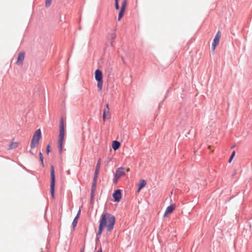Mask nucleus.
Wrapping results in <instances>:
<instances>
[{
    "instance_id": "1",
    "label": "nucleus",
    "mask_w": 252,
    "mask_h": 252,
    "mask_svg": "<svg viewBox=\"0 0 252 252\" xmlns=\"http://www.w3.org/2000/svg\"><path fill=\"white\" fill-rule=\"evenodd\" d=\"M116 219L114 216L107 213H104L101 216L99 220L98 230L96 234L97 239H99L103 229L106 228L107 231L111 232L114 228Z\"/></svg>"
},
{
    "instance_id": "2",
    "label": "nucleus",
    "mask_w": 252,
    "mask_h": 252,
    "mask_svg": "<svg viewBox=\"0 0 252 252\" xmlns=\"http://www.w3.org/2000/svg\"><path fill=\"white\" fill-rule=\"evenodd\" d=\"M94 78L97 81V86L98 91H101L103 85V74L99 69H97L94 72Z\"/></svg>"
},
{
    "instance_id": "3",
    "label": "nucleus",
    "mask_w": 252,
    "mask_h": 252,
    "mask_svg": "<svg viewBox=\"0 0 252 252\" xmlns=\"http://www.w3.org/2000/svg\"><path fill=\"white\" fill-rule=\"evenodd\" d=\"M65 135V126L63 117H61L60 122V130L58 142H63Z\"/></svg>"
},
{
    "instance_id": "4",
    "label": "nucleus",
    "mask_w": 252,
    "mask_h": 252,
    "mask_svg": "<svg viewBox=\"0 0 252 252\" xmlns=\"http://www.w3.org/2000/svg\"><path fill=\"white\" fill-rule=\"evenodd\" d=\"M55 171L54 167L52 166L51 167V193L52 197L53 198L54 196V189H55Z\"/></svg>"
},
{
    "instance_id": "5",
    "label": "nucleus",
    "mask_w": 252,
    "mask_h": 252,
    "mask_svg": "<svg viewBox=\"0 0 252 252\" xmlns=\"http://www.w3.org/2000/svg\"><path fill=\"white\" fill-rule=\"evenodd\" d=\"M125 169L124 167H120L116 170L115 177L113 180L114 184H117L119 179L125 175Z\"/></svg>"
},
{
    "instance_id": "6",
    "label": "nucleus",
    "mask_w": 252,
    "mask_h": 252,
    "mask_svg": "<svg viewBox=\"0 0 252 252\" xmlns=\"http://www.w3.org/2000/svg\"><path fill=\"white\" fill-rule=\"evenodd\" d=\"M41 138V131L40 129H38L35 131L31 142H39Z\"/></svg>"
},
{
    "instance_id": "7",
    "label": "nucleus",
    "mask_w": 252,
    "mask_h": 252,
    "mask_svg": "<svg viewBox=\"0 0 252 252\" xmlns=\"http://www.w3.org/2000/svg\"><path fill=\"white\" fill-rule=\"evenodd\" d=\"M25 53L24 51H22L19 53L18 54L17 60L16 62V63L18 65H22L23 63V61L25 58Z\"/></svg>"
},
{
    "instance_id": "8",
    "label": "nucleus",
    "mask_w": 252,
    "mask_h": 252,
    "mask_svg": "<svg viewBox=\"0 0 252 252\" xmlns=\"http://www.w3.org/2000/svg\"><path fill=\"white\" fill-rule=\"evenodd\" d=\"M175 207L176 206L174 204H171L170 206H168L166 209L163 217H166L168 215L173 213Z\"/></svg>"
},
{
    "instance_id": "9",
    "label": "nucleus",
    "mask_w": 252,
    "mask_h": 252,
    "mask_svg": "<svg viewBox=\"0 0 252 252\" xmlns=\"http://www.w3.org/2000/svg\"><path fill=\"white\" fill-rule=\"evenodd\" d=\"M113 197H114L115 201L119 202L122 197L121 190L120 189L116 190L113 193Z\"/></svg>"
},
{
    "instance_id": "10",
    "label": "nucleus",
    "mask_w": 252,
    "mask_h": 252,
    "mask_svg": "<svg viewBox=\"0 0 252 252\" xmlns=\"http://www.w3.org/2000/svg\"><path fill=\"white\" fill-rule=\"evenodd\" d=\"M220 37V32L218 31V32L217 33V34H216V35L213 39V43L212 44L213 45V47L217 46L219 44Z\"/></svg>"
},
{
    "instance_id": "11",
    "label": "nucleus",
    "mask_w": 252,
    "mask_h": 252,
    "mask_svg": "<svg viewBox=\"0 0 252 252\" xmlns=\"http://www.w3.org/2000/svg\"><path fill=\"white\" fill-rule=\"evenodd\" d=\"M96 184H93L92 188H91V202L92 203L93 202V200L94 197L95 196V191L96 190Z\"/></svg>"
},
{
    "instance_id": "12",
    "label": "nucleus",
    "mask_w": 252,
    "mask_h": 252,
    "mask_svg": "<svg viewBox=\"0 0 252 252\" xmlns=\"http://www.w3.org/2000/svg\"><path fill=\"white\" fill-rule=\"evenodd\" d=\"M146 185V182H145V180H142L140 181V184L139 185V188H138V190L137 191L138 192H139L140 190L143 188H144Z\"/></svg>"
},
{
    "instance_id": "13",
    "label": "nucleus",
    "mask_w": 252,
    "mask_h": 252,
    "mask_svg": "<svg viewBox=\"0 0 252 252\" xmlns=\"http://www.w3.org/2000/svg\"><path fill=\"white\" fill-rule=\"evenodd\" d=\"M125 10L120 9L118 17V21H120L124 16Z\"/></svg>"
},
{
    "instance_id": "14",
    "label": "nucleus",
    "mask_w": 252,
    "mask_h": 252,
    "mask_svg": "<svg viewBox=\"0 0 252 252\" xmlns=\"http://www.w3.org/2000/svg\"><path fill=\"white\" fill-rule=\"evenodd\" d=\"M100 162H101V159L99 158L97 161V163L96 166V169L95 170V172L96 173H99V169L100 166Z\"/></svg>"
},
{
    "instance_id": "15",
    "label": "nucleus",
    "mask_w": 252,
    "mask_h": 252,
    "mask_svg": "<svg viewBox=\"0 0 252 252\" xmlns=\"http://www.w3.org/2000/svg\"><path fill=\"white\" fill-rule=\"evenodd\" d=\"M121 143H113L112 147L114 150H117L121 146Z\"/></svg>"
},
{
    "instance_id": "16",
    "label": "nucleus",
    "mask_w": 252,
    "mask_h": 252,
    "mask_svg": "<svg viewBox=\"0 0 252 252\" xmlns=\"http://www.w3.org/2000/svg\"><path fill=\"white\" fill-rule=\"evenodd\" d=\"M168 92H169V90H167V91H166V95L164 96V99L159 103V104L158 105V109H159L162 107V105L163 104V102H164V100L167 97V93H168Z\"/></svg>"
},
{
    "instance_id": "17",
    "label": "nucleus",
    "mask_w": 252,
    "mask_h": 252,
    "mask_svg": "<svg viewBox=\"0 0 252 252\" xmlns=\"http://www.w3.org/2000/svg\"><path fill=\"white\" fill-rule=\"evenodd\" d=\"M18 146V143H10L9 145V149H14Z\"/></svg>"
},
{
    "instance_id": "18",
    "label": "nucleus",
    "mask_w": 252,
    "mask_h": 252,
    "mask_svg": "<svg viewBox=\"0 0 252 252\" xmlns=\"http://www.w3.org/2000/svg\"><path fill=\"white\" fill-rule=\"evenodd\" d=\"M98 174L99 173H96L94 172V177L93 179V184H96Z\"/></svg>"
},
{
    "instance_id": "19",
    "label": "nucleus",
    "mask_w": 252,
    "mask_h": 252,
    "mask_svg": "<svg viewBox=\"0 0 252 252\" xmlns=\"http://www.w3.org/2000/svg\"><path fill=\"white\" fill-rule=\"evenodd\" d=\"M126 3H127L126 0H123V3H122V4L121 5L120 9L125 10L126 5Z\"/></svg>"
},
{
    "instance_id": "20",
    "label": "nucleus",
    "mask_w": 252,
    "mask_h": 252,
    "mask_svg": "<svg viewBox=\"0 0 252 252\" xmlns=\"http://www.w3.org/2000/svg\"><path fill=\"white\" fill-rule=\"evenodd\" d=\"M115 7L116 10H119L120 9L119 0H115Z\"/></svg>"
},
{
    "instance_id": "21",
    "label": "nucleus",
    "mask_w": 252,
    "mask_h": 252,
    "mask_svg": "<svg viewBox=\"0 0 252 252\" xmlns=\"http://www.w3.org/2000/svg\"><path fill=\"white\" fill-rule=\"evenodd\" d=\"M78 218H77V217H75V219H74V220L72 222V226H73V228H74L76 226L77 222H78Z\"/></svg>"
},
{
    "instance_id": "22",
    "label": "nucleus",
    "mask_w": 252,
    "mask_h": 252,
    "mask_svg": "<svg viewBox=\"0 0 252 252\" xmlns=\"http://www.w3.org/2000/svg\"><path fill=\"white\" fill-rule=\"evenodd\" d=\"M51 1H52L51 0H46L45 6L46 7H49L51 4Z\"/></svg>"
},
{
    "instance_id": "23",
    "label": "nucleus",
    "mask_w": 252,
    "mask_h": 252,
    "mask_svg": "<svg viewBox=\"0 0 252 252\" xmlns=\"http://www.w3.org/2000/svg\"><path fill=\"white\" fill-rule=\"evenodd\" d=\"M116 38V34L115 32L111 33V40L113 41Z\"/></svg>"
},
{
    "instance_id": "24",
    "label": "nucleus",
    "mask_w": 252,
    "mask_h": 252,
    "mask_svg": "<svg viewBox=\"0 0 252 252\" xmlns=\"http://www.w3.org/2000/svg\"><path fill=\"white\" fill-rule=\"evenodd\" d=\"M39 157H40V160L41 163L43 164V155H42V154L41 153V152L39 153Z\"/></svg>"
},
{
    "instance_id": "25",
    "label": "nucleus",
    "mask_w": 252,
    "mask_h": 252,
    "mask_svg": "<svg viewBox=\"0 0 252 252\" xmlns=\"http://www.w3.org/2000/svg\"><path fill=\"white\" fill-rule=\"evenodd\" d=\"M109 113V111L108 110V109H103V114H105V115L106 116V115Z\"/></svg>"
},
{
    "instance_id": "26",
    "label": "nucleus",
    "mask_w": 252,
    "mask_h": 252,
    "mask_svg": "<svg viewBox=\"0 0 252 252\" xmlns=\"http://www.w3.org/2000/svg\"><path fill=\"white\" fill-rule=\"evenodd\" d=\"M59 148L60 152L61 153L62 151V148H63V143H60V144L59 146Z\"/></svg>"
},
{
    "instance_id": "27",
    "label": "nucleus",
    "mask_w": 252,
    "mask_h": 252,
    "mask_svg": "<svg viewBox=\"0 0 252 252\" xmlns=\"http://www.w3.org/2000/svg\"><path fill=\"white\" fill-rule=\"evenodd\" d=\"M38 143H31V147L32 148L35 147L37 146Z\"/></svg>"
},
{
    "instance_id": "28",
    "label": "nucleus",
    "mask_w": 252,
    "mask_h": 252,
    "mask_svg": "<svg viewBox=\"0 0 252 252\" xmlns=\"http://www.w3.org/2000/svg\"><path fill=\"white\" fill-rule=\"evenodd\" d=\"M49 148H50V146H49V145H48L47 146V149H46V152L47 154H48L50 152Z\"/></svg>"
},
{
    "instance_id": "29",
    "label": "nucleus",
    "mask_w": 252,
    "mask_h": 252,
    "mask_svg": "<svg viewBox=\"0 0 252 252\" xmlns=\"http://www.w3.org/2000/svg\"><path fill=\"white\" fill-rule=\"evenodd\" d=\"M216 46H214L213 47V45L212 44V47H211V50L212 52H215V49H216Z\"/></svg>"
},
{
    "instance_id": "30",
    "label": "nucleus",
    "mask_w": 252,
    "mask_h": 252,
    "mask_svg": "<svg viewBox=\"0 0 252 252\" xmlns=\"http://www.w3.org/2000/svg\"><path fill=\"white\" fill-rule=\"evenodd\" d=\"M80 213H81V210L80 209L79 210L78 212V213L77 214V216H76V217H77V218H79V216L80 215Z\"/></svg>"
},
{
    "instance_id": "31",
    "label": "nucleus",
    "mask_w": 252,
    "mask_h": 252,
    "mask_svg": "<svg viewBox=\"0 0 252 252\" xmlns=\"http://www.w3.org/2000/svg\"><path fill=\"white\" fill-rule=\"evenodd\" d=\"M102 118H103V121H105L106 119V116L105 115V114H103Z\"/></svg>"
},
{
    "instance_id": "32",
    "label": "nucleus",
    "mask_w": 252,
    "mask_h": 252,
    "mask_svg": "<svg viewBox=\"0 0 252 252\" xmlns=\"http://www.w3.org/2000/svg\"><path fill=\"white\" fill-rule=\"evenodd\" d=\"M235 155V151H233L231 154V156L230 157H232L233 158L234 157Z\"/></svg>"
},
{
    "instance_id": "33",
    "label": "nucleus",
    "mask_w": 252,
    "mask_h": 252,
    "mask_svg": "<svg viewBox=\"0 0 252 252\" xmlns=\"http://www.w3.org/2000/svg\"><path fill=\"white\" fill-rule=\"evenodd\" d=\"M106 108H105L104 109H108V110L109 111V107L108 103H107L106 104Z\"/></svg>"
},
{
    "instance_id": "34",
    "label": "nucleus",
    "mask_w": 252,
    "mask_h": 252,
    "mask_svg": "<svg viewBox=\"0 0 252 252\" xmlns=\"http://www.w3.org/2000/svg\"><path fill=\"white\" fill-rule=\"evenodd\" d=\"M110 45L111 47H113V41H112V40L111 41Z\"/></svg>"
},
{
    "instance_id": "35",
    "label": "nucleus",
    "mask_w": 252,
    "mask_h": 252,
    "mask_svg": "<svg viewBox=\"0 0 252 252\" xmlns=\"http://www.w3.org/2000/svg\"><path fill=\"white\" fill-rule=\"evenodd\" d=\"M233 158L232 157H230V158H229V161H228L229 163H230V162H231V161H232V160L233 159Z\"/></svg>"
},
{
    "instance_id": "36",
    "label": "nucleus",
    "mask_w": 252,
    "mask_h": 252,
    "mask_svg": "<svg viewBox=\"0 0 252 252\" xmlns=\"http://www.w3.org/2000/svg\"><path fill=\"white\" fill-rule=\"evenodd\" d=\"M96 252H102L101 249H99L98 251H97Z\"/></svg>"
},
{
    "instance_id": "37",
    "label": "nucleus",
    "mask_w": 252,
    "mask_h": 252,
    "mask_svg": "<svg viewBox=\"0 0 252 252\" xmlns=\"http://www.w3.org/2000/svg\"><path fill=\"white\" fill-rule=\"evenodd\" d=\"M126 171L127 172H129V168H127L126 169Z\"/></svg>"
},
{
    "instance_id": "38",
    "label": "nucleus",
    "mask_w": 252,
    "mask_h": 252,
    "mask_svg": "<svg viewBox=\"0 0 252 252\" xmlns=\"http://www.w3.org/2000/svg\"><path fill=\"white\" fill-rule=\"evenodd\" d=\"M112 142H119L118 141H117V140H113Z\"/></svg>"
},
{
    "instance_id": "39",
    "label": "nucleus",
    "mask_w": 252,
    "mask_h": 252,
    "mask_svg": "<svg viewBox=\"0 0 252 252\" xmlns=\"http://www.w3.org/2000/svg\"><path fill=\"white\" fill-rule=\"evenodd\" d=\"M210 147H211V146H208V148L209 149H210Z\"/></svg>"
},
{
    "instance_id": "40",
    "label": "nucleus",
    "mask_w": 252,
    "mask_h": 252,
    "mask_svg": "<svg viewBox=\"0 0 252 252\" xmlns=\"http://www.w3.org/2000/svg\"><path fill=\"white\" fill-rule=\"evenodd\" d=\"M235 147V146H233L231 148H233Z\"/></svg>"
},
{
    "instance_id": "41",
    "label": "nucleus",
    "mask_w": 252,
    "mask_h": 252,
    "mask_svg": "<svg viewBox=\"0 0 252 252\" xmlns=\"http://www.w3.org/2000/svg\"><path fill=\"white\" fill-rule=\"evenodd\" d=\"M81 252H84V251H81Z\"/></svg>"
}]
</instances>
